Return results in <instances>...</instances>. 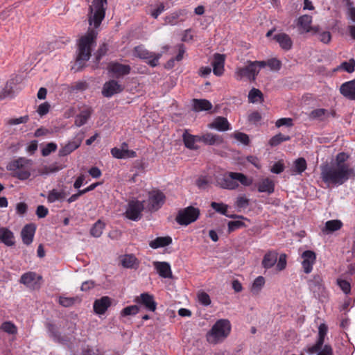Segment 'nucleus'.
<instances>
[{
  "label": "nucleus",
  "instance_id": "f257e3e1",
  "mask_svg": "<svg viewBox=\"0 0 355 355\" xmlns=\"http://www.w3.org/2000/svg\"><path fill=\"white\" fill-rule=\"evenodd\" d=\"M349 155L345 153L337 154L334 162L320 166V178L328 187H338L355 177V171L346 162Z\"/></svg>",
  "mask_w": 355,
  "mask_h": 355
},
{
  "label": "nucleus",
  "instance_id": "f03ea898",
  "mask_svg": "<svg viewBox=\"0 0 355 355\" xmlns=\"http://www.w3.org/2000/svg\"><path fill=\"white\" fill-rule=\"evenodd\" d=\"M97 32L94 29H89L85 35L78 41L76 62L83 64L89 60L93 48L96 46Z\"/></svg>",
  "mask_w": 355,
  "mask_h": 355
},
{
  "label": "nucleus",
  "instance_id": "7ed1b4c3",
  "mask_svg": "<svg viewBox=\"0 0 355 355\" xmlns=\"http://www.w3.org/2000/svg\"><path fill=\"white\" fill-rule=\"evenodd\" d=\"M232 326L229 320H218L206 334V339L211 344L223 342L230 335Z\"/></svg>",
  "mask_w": 355,
  "mask_h": 355
},
{
  "label": "nucleus",
  "instance_id": "20e7f679",
  "mask_svg": "<svg viewBox=\"0 0 355 355\" xmlns=\"http://www.w3.org/2000/svg\"><path fill=\"white\" fill-rule=\"evenodd\" d=\"M238 182L243 186H250L252 183V180L241 173L236 172L226 173L216 178L217 185L229 190L236 189L239 187Z\"/></svg>",
  "mask_w": 355,
  "mask_h": 355
},
{
  "label": "nucleus",
  "instance_id": "39448f33",
  "mask_svg": "<svg viewBox=\"0 0 355 355\" xmlns=\"http://www.w3.org/2000/svg\"><path fill=\"white\" fill-rule=\"evenodd\" d=\"M33 161L25 157H19L10 162L7 169L12 173L14 177L21 180H26L31 176Z\"/></svg>",
  "mask_w": 355,
  "mask_h": 355
},
{
  "label": "nucleus",
  "instance_id": "423d86ee",
  "mask_svg": "<svg viewBox=\"0 0 355 355\" xmlns=\"http://www.w3.org/2000/svg\"><path fill=\"white\" fill-rule=\"evenodd\" d=\"M107 0H93L89 6L88 13V22L89 26L97 28L105 18Z\"/></svg>",
  "mask_w": 355,
  "mask_h": 355
},
{
  "label": "nucleus",
  "instance_id": "0eeeda50",
  "mask_svg": "<svg viewBox=\"0 0 355 355\" xmlns=\"http://www.w3.org/2000/svg\"><path fill=\"white\" fill-rule=\"evenodd\" d=\"M263 67H265L263 62L248 60L245 67L236 69L235 78L238 80H241L244 77L249 80H254L260 69Z\"/></svg>",
  "mask_w": 355,
  "mask_h": 355
},
{
  "label": "nucleus",
  "instance_id": "6e6552de",
  "mask_svg": "<svg viewBox=\"0 0 355 355\" xmlns=\"http://www.w3.org/2000/svg\"><path fill=\"white\" fill-rule=\"evenodd\" d=\"M199 216L200 209L198 208L189 206L178 211L175 220L179 225L187 226L197 220Z\"/></svg>",
  "mask_w": 355,
  "mask_h": 355
},
{
  "label": "nucleus",
  "instance_id": "1a4fd4ad",
  "mask_svg": "<svg viewBox=\"0 0 355 355\" xmlns=\"http://www.w3.org/2000/svg\"><path fill=\"white\" fill-rule=\"evenodd\" d=\"M133 55L140 59L146 60L147 63L153 67L158 65L159 60L162 56L161 53H155L148 51L143 46H137L135 47Z\"/></svg>",
  "mask_w": 355,
  "mask_h": 355
},
{
  "label": "nucleus",
  "instance_id": "9d476101",
  "mask_svg": "<svg viewBox=\"0 0 355 355\" xmlns=\"http://www.w3.org/2000/svg\"><path fill=\"white\" fill-rule=\"evenodd\" d=\"M144 201L132 200L129 202L125 211V216L132 220H139L141 217V212L144 210Z\"/></svg>",
  "mask_w": 355,
  "mask_h": 355
},
{
  "label": "nucleus",
  "instance_id": "9b49d317",
  "mask_svg": "<svg viewBox=\"0 0 355 355\" xmlns=\"http://www.w3.org/2000/svg\"><path fill=\"white\" fill-rule=\"evenodd\" d=\"M166 196L163 192L159 190H153L149 192L148 202L150 211H157L161 208L165 202Z\"/></svg>",
  "mask_w": 355,
  "mask_h": 355
},
{
  "label": "nucleus",
  "instance_id": "f8f14e48",
  "mask_svg": "<svg viewBox=\"0 0 355 355\" xmlns=\"http://www.w3.org/2000/svg\"><path fill=\"white\" fill-rule=\"evenodd\" d=\"M124 86L115 80L107 81L103 85L102 94L103 96L110 98L112 96L123 91Z\"/></svg>",
  "mask_w": 355,
  "mask_h": 355
},
{
  "label": "nucleus",
  "instance_id": "ddd939ff",
  "mask_svg": "<svg viewBox=\"0 0 355 355\" xmlns=\"http://www.w3.org/2000/svg\"><path fill=\"white\" fill-rule=\"evenodd\" d=\"M188 10L186 9L177 10L164 17V25L175 26L184 21L187 18Z\"/></svg>",
  "mask_w": 355,
  "mask_h": 355
},
{
  "label": "nucleus",
  "instance_id": "4468645a",
  "mask_svg": "<svg viewBox=\"0 0 355 355\" xmlns=\"http://www.w3.org/2000/svg\"><path fill=\"white\" fill-rule=\"evenodd\" d=\"M83 133L78 134L73 140L69 141L67 144H65L63 147H62L59 150V156L64 157L76 149H77L81 144L82 141L83 139Z\"/></svg>",
  "mask_w": 355,
  "mask_h": 355
},
{
  "label": "nucleus",
  "instance_id": "2eb2a0df",
  "mask_svg": "<svg viewBox=\"0 0 355 355\" xmlns=\"http://www.w3.org/2000/svg\"><path fill=\"white\" fill-rule=\"evenodd\" d=\"M135 302L138 304L143 305L147 310L150 311H155L157 307V303L154 300L153 295L148 293H141L135 299Z\"/></svg>",
  "mask_w": 355,
  "mask_h": 355
},
{
  "label": "nucleus",
  "instance_id": "dca6fc26",
  "mask_svg": "<svg viewBox=\"0 0 355 355\" xmlns=\"http://www.w3.org/2000/svg\"><path fill=\"white\" fill-rule=\"evenodd\" d=\"M330 116L333 118L336 116V113L334 110L318 108L312 110L309 114L310 119L319 120L320 121H325Z\"/></svg>",
  "mask_w": 355,
  "mask_h": 355
},
{
  "label": "nucleus",
  "instance_id": "f3484780",
  "mask_svg": "<svg viewBox=\"0 0 355 355\" xmlns=\"http://www.w3.org/2000/svg\"><path fill=\"white\" fill-rule=\"evenodd\" d=\"M302 258L303 270L306 274H309L313 270V266L316 259V254L313 251L306 250L302 254Z\"/></svg>",
  "mask_w": 355,
  "mask_h": 355
},
{
  "label": "nucleus",
  "instance_id": "a211bd4d",
  "mask_svg": "<svg viewBox=\"0 0 355 355\" xmlns=\"http://www.w3.org/2000/svg\"><path fill=\"white\" fill-rule=\"evenodd\" d=\"M107 69L115 75L116 78L125 76L130 73L131 68L128 64H123L119 62H111L108 64Z\"/></svg>",
  "mask_w": 355,
  "mask_h": 355
},
{
  "label": "nucleus",
  "instance_id": "6ab92c4d",
  "mask_svg": "<svg viewBox=\"0 0 355 355\" xmlns=\"http://www.w3.org/2000/svg\"><path fill=\"white\" fill-rule=\"evenodd\" d=\"M209 129H214L219 132H225L231 130V125L227 119L223 116H217L214 121L207 125Z\"/></svg>",
  "mask_w": 355,
  "mask_h": 355
},
{
  "label": "nucleus",
  "instance_id": "aec40b11",
  "mask_svg": "<svg viewBox=\"0 0 355 355\" xmlns=\"http://www.w3.org/2000/svg\"><path fill=\"white\" fill-rule=\"evenodd\" d=\"M312 22V17L304 15L298 18L297 26H300L306 33L312 31L313 33H317L319 31V26H311Z\"/></svg>",
  "mask_w": 355,
  "mask_h": 355
},
{
  "label": "nucleus",
  "instance_id": "412c9836",
  "mask_svg": "<svg viewBox=\"0 0 355 355\" xmlns=\"http://www.w3.org/2000/svg\"><path fill=\"white\" fill-rule=\"evenodd\" d=\"M35 230L36 226L33 223L27 224L23 227L21 232V236L25 245H28L33 242Z\"/></svg>",
  "mask_w": 355,
  "mask_h": 355
},
{
  "label": "nucleus",
  "instance_id": "4be33fe9",
  "mask_svg": "<svg viewBox=\"0 0 355 355\" xmlns=\"http://www.w3.org/2000/svg\"><path fill=\"white\" fill-rule=\"evenodd\" d=\"M120 263L125 268L137 269L139 266V261L132 254L121 256L120 257Z\"/></svg>",
  "mask_w": 355,
  "mask_h": 355
},
{
  "label": "nucleus",
  "instance_id": "5701e85b",
  "mask_svg": "<svg viewBox=\"0 0 355 355\" xmlns=\"http://www.w3.org/2000/svg\"><path fill=\"white\" fill-rule=\"evenodd\" d=\"M340 92L347 98L355 100V79L342 84Z\"/></svg>",
  "mask_w": 355,
  "mask_h": 355
},
{
  "label": "nucleus",
  "instance_id": "b1692460",
  "mask_svg": "<svg viewBox=\"0 0 355 355\" xmlns=\"http://www.w3.org/2000/svg\"><path fill=\"white\" fill-rule=\"evenodd\" d=\"M273 40H275L280 46V47L285 50L288 51L293 46V41L290 36L284 33H280L275 34L273 36Z\"/></svg>",
  "mask_w": 355,
  "mask_h": 355
},
{
  "label": "nucleus",
  "instance_id": "393cba45",
  "mask_svg": "<svg viewBox=\"0 0 355 355\" xmlns=\"http://www.w3.org/2000/svg\"><path fill=\"white\" fill-rule=\"evenodd\" d=\"M111 305V300L107 296L96 300L94 302V310L97 314H103Z\"/></svg>",
  "mask_w": 355,
  "mask_h": 355
},
{
  "label": "nucleus",
  "instance_id": "a878e982",
  "mask_svg": "<svg viewBox=\"0 0 355 355\" xmlns=\"http://www.w3.org/2000/svg\"><path fill=\"white\" fill-rule=\"evenodd\" d=\"M155 268L156 269L159 275L162 278H171L172 272L171 266L168 263L163 261H155L153 263Z\"/></svg>",
  "mask_w": 355,
  "mask_h": 355
},
{
  "label": "nucleus",
  "instance_id": "bb28decb",
  "mask_svg": "<svg viewBox=\"0 0 355 355\" xmlns=\"http://www.w3.org/2000/svg\"><path fill=\"white\" fill-rule=\"evenodd\" d=\"M225 56L216 53L212 61L213 72L217 76H220L224 71Z\"/></svg>",
  "mask_w": 355,
  "mask_h": 355
},
{
  "label": "nucleus",
  "instance_id": "cd10ccee",
  "mask_svg": "<svg viewBox=\"0 0 355 355\" xmlns=\"http://www.w3.org/2000/svg\"><path fill=\"white\" fill-rule=\"evenodd\" d=\"M46 327L48 329V332L49 334V336L55 342L61 343V344H67L68 342L67 338L65 336H61L60 333L58 331L56 326L51 323H47Z\"/></svg>",
  "mask_w": 355,
  "mask_h": 355
},
{
  "label": "nucleus",
  "instance_id": "c85d7f7f",
  "mask_svg": "<svg viewBox=\"0 0 355 355\" xmlns=\"http://www.w3.org/2000/svg\"><path fill=\"white\" fill-rule=\"evenodd\" d=\"M257 189L260 193L271 194L275 191V182L269 178H263L257 184Z\"/></svg>",
  "mask_w": 355,
  "mask_h": 355
},
{
  "label": "nucleus",
  "instance_id": "c756f323",
  "mask_svg": "<svg viewBox=\"0 0 355 355\" xmlns=\"http://www.w3.org/2000/svg\"><path fill=\"white\" fill-rule=\"evenodd\" d=\"M111 154L116 159L134 158L137 156L136 152L132 150L120 149L116 147L111 149Z\"/></svg>",
  "mask_w": 355,
  "mask_h": 355
},
{
  "label": "nucleus",
  "instance_id": "7c9ffc66",
  "mask_svg": "<svg viewBox=\"0 0 355 355\" xmlns=\"http://www.w3.org/2000/svg\"><path fill=\"white\" fill-rule=\"evenodd\" d=\"M203 144L208 146H220L224 142L222 136L211 132L204 134Z\"/></svg>",
  "mask_w": 355,
  "mask_h": 355
},
{
  "label": "nucleus",
  "instance_id": "2f4dec72",
  "mask_svg": "<svg viewBox=\"0 0 355 355\" xmlns=\"http://www.w3.org/2000/svg\"><path fill=\"white\" fill-rule=\"evenodd\" d=\"M193 110L199 112L202 111H208L212 108V105L208 100L196 99L192 100Z\"/></svg>",
  "mask_w": 355,
  "mask_h": 355
},
{
  "label": "nucleus",
  "instance_id": "473e14b6",
  "mask_svg": "<svg viewBox=\"0 0 355 355\" xmlns=\"http://www.w3.org/2000/svg\"><path fill=\"white\" fill-rule=\"evenodd\" d=\"M278 254L275 251H268L264 255L261 264L266 269L271 268L277 261Z\"/></svg>",
  "mask_w": 355,
  "mask_h": 355
},
{
  "label": "nucleus",
  "instance_id": "72a5a7b5",
  "mask_svg": "<svg viewBox=\"0 0 355 355\" xmlns=\"http://www.w3.org/2000/svg\"><path fill=\"white\" fill-rule=\"evenodd\" d=\"M0 240L8 246L15 244L13 233L7 228H0Z\"/></svg>",
  "mask_w": 355,
  "mask_h": 355
},
{
  "label": "nucleus",
  "instance_id": "f704fd0d",
  "mask_svg": "<svg viewBox=\"0 0 355 355\" xmlns=\"http://www.w3.org/2000/svg\"><path fill=\"white\" fill-rule=\"evenodd\" d=\"M92 110L89 108L82 110L75 118V125L80 127L85 125L90 118Z\"/></svg>",
  "mask_w": 355,
  "mask_h": 355
},
{
  "label": "nucleus",
  "instance_id": "c9c22d12",
  "mask_svg": "<svg viewBox=\"0 0 355 355\" xmlns=\"http://www.w3.org/2000/svg\"><path fill=\"white\" fill-rule=\"evenodd\" d=\"M172 243V239L170 236L157 237L151 241L149 243L150 248L157 249L170 245Z\"/></svg>",
  "mask_w": 355,
  "mask_h": 355
},
{
  "label": "nucleus",
  "instance_id": "e433bc0d",
  "mask_svg": "<svg viewBox=\"0 0 355 355\" xmlns=\"http://www.w3.org/2000/svg\"><path fill=\"white\" fill-rule=\"evenodd\" d=\"M211 207L216 211L218 212L223 215H225L229 218H243L241 216L238 215H229L227 214L228 205L223 204V203H218L216 202H212L211 203Z\"/></svg>",
  "mask_w": 355,
  "mask_h": 355
},
{
  "label": "nucleus",
  "instance_id": "4c0bfd02",
  "mask_svg": "<svg viewBox=\"0 0 355 355\" xmlns=\"http://www.w3.org/2000/svg\"><path fill=\"white\" fill-rule=\"evenodd\" d=\"M66 196L67 193L63 190L52 189L48 193L47 200L49 203H53L55 201L63 200Z\"/></svg>",
  "mask_w": 355,
  "mask_h": 355
},
{
  "label": "nucleus",
  "instance_id": "58836bf2",
  "mask_svg": "<svg viewBox=\"0 0 355 355\" xmlns=\"http://www.w3.org/2000/svg\"><path fill=\"white\" fill-rule=\"evenodd\" d=\"M343 226V223L339 220H328L325 223V226L322 230L323 232L327 234L337 231Z\"/></svg>",
  "mask_w": 355,
  "mask_h": 355
},
{
  "label": "nucleus",
  "instance_id": "ea45409f",
  "mask_svg": "<svg viewBox=\"0 0 355 355\" xmlns=\"http://www.w3.org/2000/svg\"><path fill=\"white\" fill-rule=\"evenodd\" d=\"M182 139L187 148L191 150H197L198 148L194 141V135L189 134L187 130L183 133Z\"/></svg>",
  "mask_w": 355,
  "mask_h": 355
},
{
  "label": "nucleus",
  "instance_id": "a19ab883",
  "mask_svg": "<svg viewBox=\"0 0 355 355\" xmlns=\"http://www.w3.org/2000/svg\"><path fill=\"white\" fill-rule=\"evenodd\" d=\"M105 223L101 220H98L90 230V234L92 236L98 238L101 236L105 228Z\"/></svg>",
  "mask_w": 355,
  "mask_h": 355
},
{
  "label": "nucleus",
  "instance_id": "79ce46f5",
  "mask_svg": "<svg viewBox=\"0 0 355 355\" xmlns=\"http://www.w3.org/2000/svg\"><path fill=\"white\" fill-rule=\"evenodd\" d=\"M248 100L250 103H254L257 101H263V96L262 92L256 88H252L248 94Z\"/></svg>",
  "mask_w": 355,
  "mask_h": 355
},
{
  "label": "nucleus",
  "instance_id": "37998d69",
  "mask_svg": "<svg viewBox=\"0 0 355 355\" xmlns=\"http://www.w3.org/2000/svg\"><path fill=\"white\" fill-rule=\"evenodd\" d=\"M307 167L306 161L303 157H300L294 162L293 171L298 174L302 173Z\"/></svg>",
  "mask_w": 355,
  "mask_h": 355
},
{
  "label": "nucleus",
  "instance_id": "c03bdc74",
  "mask_svg": "<svg viewBox=\"0 0 355 355\" xmlns=\"http://www.w3.org/2000/svg\"><path fill=\"white\" fill-rule=\"evenodd\" d=\"M265 284V279L262 276L257 277L253 282L251 291L253 294H258Z\"/></svg>",
  "mask_w": 355,
  "mask_h": 355
},
{
  "label": "nucleus",
  "instance_id": "a18cd8bd",
  "mask_svg": "<svg viewBox=\"0 0 355 355\" xmlns=\"http://www.w3.org/2000/svg\"><path fill=\"white\" fill-rule=\"evenodd\" d=\"M291 139V137L288 135H284L281 133H279L275 136H273L269 141V144L271 146H277L280 144L283 141H289Z\"/></svg>",
  "mask_w": 355,
  "mask_h": 355
},
{
  "label": "nucleus",
  "instance_id": "49530a36",
  "mask_svg": "<svg viewBox=\"0 0 355 355\" xmlns=\"http://www.w3.org/2000/svg\"><path fill=\"white\" fill-rule=\"evenodd\" d=\"M36 273L28 272L21 275L20 282L27 286H31L32 283L35 280Z\"/></svg>",
  "mask_w": 355,
  "mask_h": 355
},
{
  "label": "nucleus",
  "instance_id": "de8ad7c7",
  "mask_svg": "<svg viewBox=\"0 0 355 355\" xmlns=\"http://www.w3.org/2000/svg\"><path fill=\"white\" fill-rule=\"evenodd\" d=\"M139 311V307L137 305L128 306L123 308L121 311V315L126 317L129 315H135Z\"/></svg>",
  "mask_w": 355,
  "mask_h": 355
},
{
  "label": "nucleus",
  "instance_id": "09e8293b",
  "mask_svg": "<svg viewBox=\"0 0 355 355\" xmlns=\"http://www.w3.org/2000/svg\"><path fill=\"white\" fill-rule=\"evenodd\" d=\"M258 62H263L265 67H269L272 71H278L282 66L281 62L276 58H271L268 61H258Z\"/></svg>",
  "mask_w": 355,
  "mask_h": 355
},
{
  "label": "nucleus",
  "instance_id": "8fccbe9b",
  "mask_svg": "<svg viewBox=\"0 0 355 355\" xmlns=\"http://www.w3.org/2000/svg\"><path fill=\"white\" fill-rule=\"evenodd\" d=\"M79 299L78 297H67L60 296L59 297L58 302L59 304L64 307H70L73 306L76 302L78 301Z\"/></svg>",
  "mask_w": 355,
  "mask_h": 355
},
{
  "label": "nucleus",
  "instance_id": "3c124183",
  "mask_svg": "<svg viewBox=\"0 0 355 355\" xmlns=\"http://www.w3.org/2000/svg\"><path fill=\"white\" fill-rule=\"evenodd\" d=\"M1 329L3 331H5L9 334H15L17 332V327L11 322H4L1 324Z\"/></svg>",
  "mask_w": 355,
  "mask_h": 355
},
{
  "label": "nucleus",
  "instance_id": "603ef678",
  "mask_svg": "<svg viewBox=\"0 0 355 355\" xmlns=\"http://www.w3.org/2000/svg\"><path fill=\"white\" fill-rule=\"evenodd\" d=\"M107 51L108 47L105 43H103L101 45H100L97 51L94 54L96 63H98L100 62L102 57H103L107 53Z\"/></svg>",
  "mask_w": 355,
  "mask_h": 355
},
{
  "label": "nucleus",
  "instance_id": "864d4df0",
  "mask_svg": "<svg viewBox=\"0 0 355 355\" xmlns=\"http://www.w3.org/2000/svg\"><path fill=\"white\" fill-rule=\"evenodd\" d=\"M327 333V327L325 324H320L318 327V336L317 341L324 345V338Z\"/></svg>",
  "mask_w": 355,
  "mask_h": 355
},
{
  "label": "nucleus",
  "instance_id": "5fc2aeb1",
  "mask_svg": "<svg viewBox=\"0 0 355 355\" xmlns=\"http://www.w3.org/2000/svg\"><path fill=\"white\" fill-rule=\"evenodd\" d=\"M313 34L318 35L319 40L324 44L329 43L331 40V35L330 32H329V31L320 32L319 30L317 33H313Z\"/></svg>",
  "mask_w": 355,
  "mask_h": 355
},
{
  "label": "nucleus",
  "instance_id": "6e6d98bb",
  "mask_svg": "<svg viewBox=\"0 0 355 355\" xmlns=\"http://www.w3.org/2000/svg\"><path fill=\"white\" fill-rule=\"evenodd\" d=\"M57 149L56 144L53 142L48 143L42 149V155L44 157L49 155L51 153L55 152Z\"/></svg>",
  "mask_w": 355,
  "mask_h": 355
},
{
  "label": "nucleus",
  "instance_id": "4d7b16f0",
  "mask_svg": "<svg viewBox=\"0 0 355 355\" xmlns=\"http://www.w3.org/2000/svg\"><path fill=\"white\" fill-rule=\"evenodd\" d=\"M341 67L348 73H352L355 68V60L350 59L349 62H343L341 64Z\"/></svg>",
  "mask_w": 355,
  "mask_h": 355
},
{
  "label": "nucleus",
  "instance_id": "13d9d810",
  "mask_svg": "<svg viewBox=\"0 0 355 355\" xmlns=\"http://www.w3.org/2000/svg\"><path fill=\"white\" fill-rule=\"evenodd\" d=\"M244 226L245 223L241 220L230 221L228 223V231L231 232Z\"/></svg>",
  "mask_w": 355,
  "mask_h": 355
},
{
  "label": "nucleus",
  "instance_id": "bf43d9fd",
  "mask_svg": "<svg viewBox=\"0 0 355 355\" xmlns=\"http://www.w3.org/2000/svg\"><path fill=\"white\" fill-rule=\"evenodd\" d=\"M198 298L200 304L204 306H208L211 304L209 295L205 292H201L198 295Z\"/></svg>",
  "mask_w": 355,
  "mask_h": 355
},
{
  "label": "nucleus",
  "instance_id": "052dcab7",
  "mask_svg": "<svg viewBox=\"0 0 355 355\" xmlns=\"http://www.w3.org/2000/svg\"><path fill=\"white\" fill-rule=\"evenodd\" d=\"M275 125L277 128L283 125L291 127L293 125V119L291 118H281L276 121Z\"/></svg>",
  "mask_w": 355,
  "mask_h": 355
},
{
  "label": "nucleus",
  "instance_id": "680f3d73",
  "mask_svg": "<svg viewBox=\"0 0 355 355\" xmlns=\"http://www.w3.org/2000/svg\"><path fill=\"white\" fill-rule=\"evenodd\" d=\"M338 285L340 286L341 290L345 293L348 294L351 291L350 284L344 279H338L337 280Z\"/></svg>",
  "mask_w": 355,
  "mask_h": 355
},
{
  "label": "nucleus",
  "instance_id": "e2e57ef3",
  "mask_svg": "<svg viewBox=\"0 0 355 355\" xmlns=\"http://www.w3.org/2000/svg\"><path fill=\"white\" fill-rule=\"evenodd\" d=\"M234 138L245 145H248L250 142L249 137L248 135L243 132H236L234 134Z\"/></svg>",
  "mask_w": 355,
  "mask_h": 355
},
{
  "label": "nucleus",
  "instance_id": "0e129e2a",
  "mask_svg": "<svg viewBox=\"0 0 355 355\" xmlns=\"http://www.w3.org/2000/svg\"><path fill=\"white\" fill-rule=\"evenodd\" d=\"M236 205L239 208H246L249 205V200L245 196H239L236 199Z\"/></svg>",
  "mask_w": 355,
  "mask_h": 355
},
{
  "label": "nucleus",
  "instance_id": "69168bd1",
  "mask_svg": "<svg viewBox=\"0 0 355 355\" xmlns=\"http://www.w3.org/2000/svg\"><path fill=\"white\" fill-rule=\"evenodd\" d=\"M316 355H334V351L331 345H324L322 347Z\"/></svg>",
  "mask_w": 355,
  "mask_h": 355
},
{
  "label": "nucleus",
  "instance_id": "338daca9",
  "mask_svg": "<svg viewBox=\"0 0 355 355\" xmlns=\"http://www.w3.org/2000/svg\"><path fill=\"white\" fill-rule=\"evenodd\" d=\"M286 266V256L285 254H282L279 257L278 262L277 263V269L279 271L285 269Z\"/></svg>",
  "mask_w": 355,
  "mask_h": 355
},
{
  "label": "nucleus",
  "instance_id": "774afa93",
  "mask_svg": "<svg viewBox=\"0 0 355 355\" xmlns=\"http://www.w3.org/2000/svg\"><path fill=\"white\" fill-rule=\"evenodd\" d=\"M49 214V209L44 205H39L36 209V215L38 218H42L46 217Z\"/></svg>",
  "mask_w": 355,
  "mask_h": 355
}]
</instances>
